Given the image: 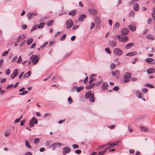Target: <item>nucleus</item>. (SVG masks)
<instances>
[{
    "label": "nucleus",
    "mask_w": 155,
    "mask_h": 155,
    "mask_svg": "<svg viewBox=\"0 0 155 155\" xmlns=\"http://www.w3.org/2000/svg\"><path fill=\"white\" fill-rule=\"evenodd\" d=\"M85 97L86 98H89V100L91 102H94L95 101L94 93L92 94L91 91L86 92L85 95Z\"/></svg>",
    "instance_id": "nucleus-1"
},
{
    "label": "nucleus",
    "mask_w": 155,
    "mask_h": 155,
    "mask_svg": "<svg viewBox=\"0 0 155 155\" xmlns=\"http://www.w3.org/2000/svg\"><path fill=\"white\" fill-rule=\"evenodd\" d=\"M46 143L48 145L51 144V147H52V149L54 150H55V149H56L58 147H59L61 145V144L59 143H55L51 144V143H51V142L48 141Z\"/></svg>",
    "instance_id": "nucleus-2"
},
{
    "label": "nucleus",
    "mask_w": 155,
    "mask_h": 155,
    "mask_svg": "<svg viewBox=\"0 0 155 155\" xmlns=\"http://www.w3.org/2000/svg\"><path fill=\"white\" fill-rule=\"evenodd\" d=\"M131 74L130 73L126 72L124 74V82L125 83L129 81L131 78Z\"/></svg>",
    "instance_id": "nucleus-3"
},
{
    "label": "nucleus",
    "mask_w": 155,
    "mask_h": 155,
    "mask_svg": "<svg viewBox=\"0 0 155 155\" xmlns=\"http://www.w3.org/2000/svg\"><path fill=\"white\" fill-rule=\"evenodd\" d=\"M38 59L39 58H38L37 55H32L30 58V60L34 64H35L38 62Z\"/></svg>",
    "instance_id": "nucleus-4"
},
{
    "label": "nucleus",
    "mask_w": 155,
    "mask_h": 155,
    "mask_svg": "<svg viewBox=\"0 0 155 155\" xmlns=\"http://www.w3.org/2000/svg\"><path fill=\"white\" fill-rule=\"evenodd\" d=\"M135 94L137 96V97L139 98H141L143 100L145 101V99L143 98L144 96L143 94L141 93L140 91L138 90H136L135 91Z\"/></svg>",
    "instance_id": "nucleus-5"
},
{
    "label": "nucleus",
    "mask_w": 155,
    "mask_h": 155,
    "mask_svg": "<svg viewBox=\"0 0 155 155\" xmlns=\"http://www.w3.org/2000/svg\"><path fill=\"white\" fill-rule=\"evenodd\" d=\"M114 53L116 55L120 56L122 54L123 52L120 49L117 48L114 50Z\"/></svg>",
    "instance_id": "nucleus-6"
},
{
    "label": "nucleus",
    "mask_w": 155,
    "mask_h": 155,
    "mask_svg": "<svg viewBox=\"0 0 155 155\" xmlns=\"http://www.w3.org/2000/svg\"><path fill=\"white\" fill-rule=\"evenodd\" d=\"M38 120L36 119L35 117H33L32 119L30 120L29 123L30 127H33L35 124H38Z\"/></svg>",
    "instance_id": "nucleus-7"
},
{
    "label": "nucleus",
    "mask_w": 155,
    "mask_h": 155,
    "mask_svg": "<svg viewBox=\"0 0 155 155\" xmlns=\"http://www.w3.org/2000/svg\"><path fill=\"white\" fill-rule=\"evenodd\" d=\"M66 28L67 29L71 28L73 25V22L71 19L67 20L66 22Z\"/></svg>",
    "instance_id": "nucleus-8"
},
{
    "label": "nucleus",
    "mask_w": 155,
    "mask_h": 155,
    "mask_svg": "<svg viewBox=\"0 0 155 155\" xmlns=\"http://www.w3.org/2000/svg\"><path fill=\"white\" fill-rule=\"evenodd\" d=\"M71 151V149L69 147H65L63 149V154L65 155L66 154L69 153Z\"/></svg>",
    "instance_id": "nucleus-9"
},
{
    "label": "nucleus",
    "mask_w": 155,
    "mask_h": 155,
    "mask_svg": "<svg viewBox=\"0 0 155 155\" xmlns=\"http://www.w3.org/2000/svg\"><path fill=\"white\" fill-rule=\"evenodd\" d=\"M129 31L128 28H124L121 30V34L122 35H126L128 34Z\"/></svg>",
    "instance_id": "nucleus-10"
},
{
    "label": "nucleus",
    "mask_w": 155,
    "mask_h": 155,
    "mask_svg": "<svg viewBox=\"0 0 155 155\" xmlns=\"http://www.w3.org/2000/svg\"><path fill=\"white\" fill-rule=\"evenodd\" d=\"M112 75L116 78H118L120 76L119 71L118 70H116L115 71H112L111 72Z\"/></svg>",
    "instance_id": "nucleus-11"
},
{
    "label": "nucleus",
    "mask_w": 155,
    "mask_h": 155,
    "mask_svg": "<svg viewBox=\"0 0 155 155\" xmlns=\"http://www.w3.org/2000/svg\"><path fill=\"white\" fill-rule=\"evenodd\" d=\"M84 88L83 86H81L78 87H77V86H74L72 89V91L73 90H75L77 89V92H79L81 91Z\"/></svg>",
    "instance_id": "nucleus-12"
},
{
    "label": "nucleus",
    "mask_w": 155,
    "mask_h": 155,
    "mask_svg": "<svg viewBox=\"0 0 155 155\" xmlns=\"http://www.w3.org/2000/svg\"><path fill=\"white\" fill-rule=\"evenodd\" d=\"M140 130L141 131L149 132L148 128L146 127L140 126Z\"/></svg>",
    "instance_id": "nucleus-13"
},
{
    "label": "nucleus",
    "mask_w": 155,
    "mask_h": 155,
    "mask_svg": "<svg viewBox=\"0 0 155 155\" xmlns=\"http://www.w3.org/2000/svg\"><path fill=\"white\" fill-rule=\"evenodd\" d=\"M86 14H82L78 18L79 21L80 22L82 21L86 17Z\"/></svg>",
    "instance_id": "nucleus-14"
},
{
    "label": "nucleus",
    "mask_w": 155,
    "mask_h": 155,
    "mask_svg": "<svg viewBox=\"0 0 155 155\" xmlns=\"http://www.w3.org/2000/svg\"><path fill=\"white\" fill-rule=\"evenodd\" d=\"M18 74L17 70L15 69L14 70L12 74L11 75V77L13 79Z\"/></svg>",
    "instance_id": "nucleus-15"
},
{
    "label": "nucleus",
    "mask_w": 155,
    "mask_h": 155,
    "mask_svg": "<svg viewBox=\"0 0 155 155\" xmlns=\"http://www.w3.org/2000/svg\"><path fill=\"white\" fill-rule=\"evenodd\" d=\"M110 45L112 47H114L116 46V42L114 40L110 41H109Z\"/></svg>",
    "instance_id": "nucleus-16"
},
{
    "label": "nucleus",
    "mask_w": 155,
    "mask_h": 155,
    "mask_svg": "<svg viewBox=\"0 0 155 155\" xmlns=\"http://www.w3.org/2000/svg\"><path fill=\"white\" fill-rule=\"evenodd\" d=\"M153 59L151 58H148L145 59V61L146 62L150 64H153Z\"/></svg>",
    "instance_id": "nucleus-17"
},
{
    "label": "nucleus",
    "mask_w": 155,
    "mask_h": 155,
    "mask_svg": "<svg viewBox=\"0 0 155 155\" xmlns=\"http://www.w3.org/2000/svg\"><path fill=\"white\" fill-rule=\"evenodd\" d=\"M137 54V53L136 52L134 51L133 52H130L127 53L126 54V56H127L130 57L136 55Z\"/></svg>",
    "instance_id": "nucleus-18"
},
{
    "label": "nucleus",
    "mask_w": 155,
    "mask_h": 155,
    "mask_svg": "<svg viewBox=\"0 0 155 155\" xmlns=\"http://www.w3.org/2000/svg\"><path fill=\"white\" fill-rule=\"evenodd\" d=\"M133 7L134 10L135 11H137L139 9V5L137 3L134 4Z\"/></svg>",
    "instance_id": "nucleus-19"
},
{
    "label": "nucleus",
    "mask_w": 155,
    "mask_h": 155,
    "mask_svg": "<svg viewBox=\"0 0 155 155\" xmlns=\"http://www.w3.org/2000/svg\"><path fill=\"white\" fill-rule=\"evenodd\" d=\"M134 44L133 43H130L127 45H126L125 46V48L126 49H129L130 48L133 47L134 46Z\"/></svg>",
    "instance_id": "nucleus-20"
},
{
    "label": "nucleus",
    "mask_w": 155,
    "mask_h": 155,
    "mask_svg": "<svg viewBox=\"0 0 155 155\" xmlns=\"http://www.w3.org/2000/svg\"><path fill=\"white\" fill-rule=\"evenodd\" d=\"M90 84L88 85H87L86 87V89H92L95 86V84L93 83L92 84L90 83Z\"/></svg>",
    "instance_id": "nucleus-21"
},
{
    "label": "nucleus",
    "mask_w": 155,
    "mask_h": 155,
    "mask_svg": "<svg viewBox=\"0 0 155 155\" xmlns=\"http://www.w3.org/2000/svg\"><path fill=\"white\" fill-rule=\"evenodd\" d=\"M147 71L148 74H151L155 72V70L153 68H150L147 70Z\"/></svg>",
    "instance_id": "nucleus-22"
},
{
    "label": "nucleus",
    "mask_w": 155,
    "mask_h": 155,
    "mask_svg": "<svg viewBox=\"0 0 155 155\" xmlns=\"http://www.w3.org/2000/svg\"><path fill=\"white\" fill-rule=\"evenodd\" d=\"M129 38L127 36L123 37L120 38V40L119 41L121 42H125L128 41Z\"/></svg>",
    "instance_id": "nucleus-23"
},
{
    "label": "nucleus",
    "mask_w": 155,
    "mask_h": 155,
    "mask_svg": "<svg viewBox=\"0 0 155 155\" xmlns=\"http://www.w3.org/2000/svg\"><path fill=\"white\" fill-rule=\"evenodd\" d=\"M76 10H73L71 11L70 12L68 13V15H71L72 16H73L76 15Z\"/></svg>",
    "instance_id": "nucleus-24"
},
{
    "label": "nucleus",
    "mask_w": 155,
    "mask_h": 155,
    "mask_svg": "<svg viewBox=\"0 0 155 155\" xmlns=\"http://www.w3.org/2000/svg\"><path fill=\"white\" fill-rule=\"evenodd\" d=\"M89 13L91 15H95L97 13L96 11L94 9H90L88 11Z\"/></svg>",
    "instance_id": "nucleus-25"
},
{
    "label": "nucleus",
    "mask_w": 155,
    "mask_h": 155,
    "mask_svg": "<svg viewBox=\"0 0 155 155\" xmlns=\"http://www.w3.org/2000/svg\"><path fill=\"white\" fill-rule=\"evenodd\" d=\"M129 28L132 31H134L136 30V27L135 26L133 25H129L128 26Z\"/></svg>",
    "instance_id": "nucleus-26"
},
{
    "label": "nucleus",
    "mask_w": 155,
    "mask_h": 155,
    "mask_svg": "<svg viewBox=\"0 0 155 155\" xmlns=\"http://www.w3.org/2000/svg\"><path fill=\"white\" fill-rule=\"evenodd\" d=\"M108 85L107 83H104L102 85V88L104 90L107 89Z\"/></svg>",
    "instance_id": "nucleus-27"
},
{
    "label": "nucleus",
    "mask_w": 155,
    "mask_h": 155,
    "mask_svg": "<svg viewBox=\"0 0 155 155\" xmlns=\"http://www.w3.org/2000/svg\"><path fill=\"white\" fill-rule=\"evenodd\" d=\"M25 38V36L24 35H20V36L18 37L17 38V42H19L20 41L23 40L24 38Z\"/></svg>",
    "instance_id": "nucleus-28"
},
{
    "label": "nucleus",
    "mask_w": 155,
    "mask_h": 155,
    "mask_svg": "<svg viewBox=\"0 0 155 155\" xmlns=\"http://www.w3.org/2000/svg\"><path fill=\"white\" fill-rule=\"evenodd\" d=\"M31 72L30 71H29L27 73H25L23 76L24 78H28L31 75Z\"/></svg>",
    "instance_id": "nucleus-29"
},
{
    "label": "nucleus",
    "mask_w": 155,
    "mask_h": 155,
    "mask_svg": "<svg viewBox=\"0 0 155 155\" xmlns=\"http://www.w3.org/2000/svg\"><path fill=\"white\" fill-rule=\"evenodd\" d=\"M26 146L28 148L31 149V146L30 145L29 143L28 140H26L25 142Z\"/></svg>",
    "instance_id": "nucleus-30"
},
{
    "label": "nucleus",
    "mask_w": 155,
    "mask_h": 155,
    "mask_svg": "<svg viewBox=\"0 0 155 155\" xmlns=\"http://www.w3.org/2000/svg\"><path fill=\"white\" fill-rule=\"evenodd\" d=\"M32 41L33 38H30L27 40L26 43L28 45H30L32 42Z\"/></svg>",
    "instance_id": "nucleus-31"
},
{
    "label": "nucleus",
    "mask_w": 155,
    "mask_h": 155,
    "mask_svg": "<svg viewBox=\"0 0 155 155\" xmlns=\"http://www.w3.org/2000/svg\"><path fill=\"white\" fill-rule=\"evenodd\" d=\"M54 22V20H52L51 21H49L47 23V25L48 27H50L51 26Z\"/></svg>",
    "instance_id": "nucleus-32"
},
{
    "label": "nucleus",
    "mask_w": 155,
    "mask_h": 155,
    "mask_svg": "<svg viewBox=\"0 0 155 155\" xmlns=\"http://www.w3.org/2000/svg\"><path fill=\"white\" fill-rule=\"evenodd\" d=\"M146 38L147 39H151V40H153L154 39L153 36L150 34L147 35L146 36Z\"/></svg>",
    "instance_id": "nucleus-33"
},
{
    "label": "nucleus",
    "mask_w": 155,
    "mask_h": 155,
    "mask_svg": "<svg viewBox=\"0 0 155 155\" xmlns=\"http://www.w3.org/2000/svg\"><path fill=\"white\" fill-rule=\"evenodd\" d=\"M33 13L30 12L27 15L28 18L29 19H31V18L33 17Z\"/></svg>",
    "instance_id": "nucleus-34"
},
{
    "label": "nucleus",
    "mask_w": 155,
    "mask_h": 155,
    "mask_svg": "<svg viewBox=\"0 0 155 155\" xmlns=\"http://www.w3.org/2000/svg\"><path fill=\"white\" fill-rule=\"evenodd\" d=\"M37 28H39V25H37L33 26L31 30V31H33L36 30Z\"/></svg>",
    "instance_id": "nucleus-35"
},
{
    "label": "nucleus",
    "mask_w": 155,
    "mask_h": 155,
    "mask_svg": "<svg viewBox=\"0 0 155 155\" xmlns=\"http://www.w3.org/2000/svg\"><path fill=\"white\" fill-rule=\"evenodd\" d=\"M118 143H119V142H118V141L115 142L114 143H111V144H110V146L111 147V148H113L115 145H118Z\"/></svg>",
    "instance_id": "nucleus-36"
},
{
    "label": "nucleus",
    "mask_w": 155,
    "mask_h": 155,
    "mask_svg": "<svg viewBox=\"0 0 155 155\" xmlns=\"http://www.w3.org/2000/svg\"><path fill=\"white\" fill-rule=\"evenodd\" d=\"M152 15L154 20H155V7L153 9V12L152 13Z\"/></svg>",
    "instance_id": "nucleus-37"
},
{
    "label": "nucleus",
    "mask_w": 155,
    "mask_h": 155,
    "mask_svg": "<svg viewBox=\"0 0 155 155\" xmlns=\"http://www.w3.org/2000/svg\"><path fill=\"white\" fill-rule=\"evenodd\" d=\"M46 24L45 22H42L39 23V28H42Z\"/></svg>",
    "instance_id": "nucleus-38"
},
{
    "label": "nucleus",
    "mask_w": 155,
    "mask_h": 155,
    "mask_svg": "<svg viewBox=\"0 0 155 155\" xmlns=\"http://www.w3.org/2000/svg\"><path fill=\"white\" fill-rule=\"evenodd\" d=\"M145 86L150 88H153L154 87V86L148 83L146 84Z\"/></svg>",
    "instance_id": "nucleus-39"
},
{
    "label": "nucleus",
    "mask_w": 155,
    "mask_h": 155,
    "mask_svg": "<svg viewBox=\"0 0 155 155\" xmlns=\"http://www.w3.org/2000/svg\"><path fill=\"white\" fill-rule=\"evenodd\" d=\"M116 65L114 63H112L110 66V68L111 70L114 69L116 67Z\"/></svg>",
    "instance_id": "nucleus-40"
},
{
    "label": "nucleus",
    "mask_w": 155,
    "mask_h": 155,
    "mask_svg": "<svg viewBox=\"0 0 155 155\" xmlns=\"http://www.w3.org/2000/svg\"><path fill=\"white\" fill-rule=\"evenodd\" d=\"M28 91L27 90H25L24 91L22 92L21 93L19 94V95H23L25 94H26L28 93Z\"/></svg>",
    "instance_id": "nucleus-41"
},
{
    "label": "nucleus",
    "mask_w": 155,
    "mask_h": 155,
    "mask_svg": "<svg viewBox=\"0 0 155 155\" xmlns=\"http://www.w3.org/2000/svg\"><path fill=\"white\" fill-rule=\"evenodd\" d=\"M134 11H131L129 13V15L130 16L133 17L134 16Z\"/></svg>",
    "instance_id": "nucleus-42"
},
{
    "label": "nucleus",
    "mask_w": 155,
    "mask_h": 155,
    "mask_svg": "<svg viewBox=\"0 0 155 155\" xmlns=\"http://www.w3.org/2000/svg\"><path fill=\"white\" fill-rule=\"evenodd\" d=\"M73 100L71 97H68V101L69 104H71L73 102Z\"/></svg>",
    "instance_id": "nucleus-43"
},
{
    "label": "nucleus",
    "mask_w": 155,
    "mask_h": 155,
    "mask_svg": "<svg viewBox=\"0 0 155 155\" xmlns=\"http://www.w3.org/2000/svg\"><path fill=\"white\" fill-rule=\"evenodd\" d=\"M9 50V49L8 51H5L3 53H2V56H5L7 55V54L8 53V51Z\"/></svg>",
    "instance_id": "nucleus-44"
},
{
    "label": "nucleus",
    "mask_w": 155,
    "mask_h": 155,
    "mask_svg": "<svg viewBox=\"0 0 155 155\" xmlns=\"http://www.w3.org/2000/svg\"><path fill=\"white\" fill-rule=\"evenodd\" d=\"M105 50L107 53L110 54L111 53V51L110 50V48H106Z\"/></svg>",
    "instance_id": "nucleus-45"
},
{
    "label": "nucleus",
    "mask_w": 155,
    "mask_h": 155,
    "mask_svg": "<svg viewBox=\"0 0 155 155\" xmlns=\"http://www.w3.org/2000/svg\"><path fill=\"white\" fill-rule=\"evenodd\" d=\"M105 147L106 145L104 144L102 146H100L97 147V150H98Z\"/></svg>",
    "instance_id": "nucleus-46"
},
{
    "label": "nucleus",
    "mask_w": 155,
    "mask_h": 155,
    "mask_svg": "<svg viewBox=\"0 0 155 155\" xmlns=\"http://www.w3.org/2000/svg\"><path fill=\"white\" fill-rule=\"evenodd\" d=\"M66 34H64L63 35V36L60 38V40L61 41H63L66 38Z\"/></svg>",
    "instance_id": "nucleus-47"
},
{
    "label": "nucleus",
    "mask_w": 155,
    "mask_h": 155,
    "mask_svg": "<svg viewBox=\"0 0 155 155\" xmlns=\"http://www.w3.org/2000/svg\"><path fill=\"white\" fill-rule=\"evenodd\" d=\"M22 61L21 57V56H19L18 57V59L17 61V63H18L21 62Z\"/></svg>",
    "instance_id": "nucleus-48"
},
{
    "label": "nucleus",
    "mask_w": 155,
    "mask_h": 155,
    "mask_svg": "<svg viewBox=\"0 0 155 155\" xmlns=\"http://www.w3.org/2000/svg\"><path fill=\"white\" fill-rule=\"evenodd\" d=\"M95 25V24L94 23L92 22L91 24V26L90 28V29H91L93 28L94 27Z\"/></svg>",
    "instance_id": "nucleus-49"
},
{
    "label": "nucleus",
    "mask_w": 155,
    "mask_h": 155,
    "mask_svg": "<svg viewBox=\"0 0 155 155\" xmlns=\"http://www.w3.org/2000/svg\"><path fill=\"white\" fill-rule=\"evenodd\" d=\"M39 142V138H36L35 139L34 141V143L35 144H36L37 143Z\"/></svg>",
    "instance_id": "nucleus-50"
},
{
    "label": "nucleus",
    "mask_w": 155,
    "mask_h": 155,
    "mask_svg": "<svg viewBox=\"0 0 155 155\" xmlns=\"http://www.w3.org/2000/svg\"><path fill=\"white\" fill-rule=\"evenodd\" d=\"M72 147L74 149H77L78 148L79 146L77 144H74L72 145Z\"/></svg>",
    "instance_id": "nucleus-51"
},
{
    "label": "nucleus",
    "mask_w": 155,
    "mask_h": 155,
    "mask_svg": "<svg viewBox=\"0 0 155 155\" xmlns=\"http://www.w3.org/2000/svg\"><path fill=\"white\" fill-rule=\"evenodd\" d=\"M141 91L143 93H146L147 92V90L146 88H143L141 90Z\"/></svg>",
    "instance_id": "nucleus-52"
},
{
    "label": "nucleus",
    "mask_w": 155,
    "mask_h": 155,
    "mask_svg": "<svg viewBox=\"0 0 155 155\" xmlns=\"http://www.w3.org/2000/svg\"><path fill=\"white\" fill-rule=\"evenodd\" d=\"M81 152V150H76L75 151V153L77 154H80Z\"/></svg>",
    "instance_id": "nucleus-53"
},
{
    "label": "nucleus",
    "mask_w": 155,
    "mask_h": 155,
    "mask_svg": "<svg viewBox=\"0 0 155 155\" xmlns=\"http://www.w3.org/2000/svg\"><path fill=\"white\" fill-rule=\"evenodd\" d=\"M10 71L9 69L5 71V74L7 75H8L10 74Z\"/></svg>",
    "instance_id": "nucleus-54"
},
{
    "label": "nucleus",
    "mask_w": 155,
    "mask_h": 155,
    "mask_svg": "<svg viewBox=\"0 0 155 155\" xmlns=\"http://www.w3.org/2000/svg\"><path fill=\"white\" fill-rule=\"evenodd\" d=\"M102 82V81L101 80L99 81L98 82H97V83H96V84H95V85L96 86H99L100 84Z\"/></svg>",
    "instance_id": "nucleus-55"
},
{
    "label": "nucleus",
    "mask_w": 155,
    "mask_h": 155,
    "mask_svg": "<svg viewBox=\"0 0 155 155\" xmlns=\"http://www.w3.org/2000/svg\"><path fill=\"white\" fill-rule=\"evenodd\" d=\"M119 24L118 22H117L115 23V25L114 27V28H115L117 27H118L119 26Z\"/></svg>",
    "instance_id": "nucleus-56"
},
{
    "label": "nucleus",
    "mask_w": 155,
    "mask_h": 155,
    "mask_svg": "<svg viewBox=\"0 0 155 155\" xmlns=\"http://www.w3.org/2000/svg\"><path fill=\"white\" fill-rule=\"evenodd\" d=\"M79 27V25H74L72 29L73 30H75L77 28Z\"/></svg>",
    "instance_id": "nucleus-57"
},
{
    "label": "nucleus",
    "mask_w": 155,
    "mask_h": 155,
    "mask_svg": "<svg viewBox=\"0 0 155 155\" xmlns=\"http://www.w3.org/2000/svg\"><path fill=\"white\" fill-rule=\"evenodd\" d=\"M113 90L115 91H118L119 90V87L118 86L115 87Z\"/></svg>",
    "instance_id": "nucleus-58"
},
{
    "label": "nucleus",
    "mask_w": 155,
    "mask_h": 155,
    "mask_svg": "<svg viewBox=\"0 0 155 155\" xmlns=\"http://www.w3.org/2000/svg\"><path fill=\"white\" fill-rule=\"evenodd\" d=\"M5 136L6 137H7L10 135V132L9 131L5 132Z\"/></svg>",
    "instance_id": "nucleus-59"
},
{
    "label": "nucleus",
    "mask_w": 155,
    "mask_h": 155,
    "mask_svg": "<svg viewBox=\"0 0 155 155\" xmlns=\"http://www.w3.org/2000/svg\"><path fill=\"white\" fill-rule=\"evenodd\" d=\"M138 0H131L130 2L131 4H133L136 2L138 1Z\"/></svg>",
    "instance_id": "nucleus-60"
},
{
    "label": "nucleus",
    "mask_w": 155,
    "mask_h": 155,
    "mask_svg": "<svg viewBox=\"0 0 155 155\" xmlns=\"http://www.w3.org/2000/svg\"><path fill=\"white\" fill-rule=\"evenodd\" d=\"M27 28V26L25 25H23L22 27V28L23 29H26Z\"/></svg>",
    "instance_id": "nucleus-61"
},
{
    "label": "nucleus",
    "mask_w": 155,
    "mask_h": 155,
    "mask_svg": "<svg viewBox=\"0 0 155 155\" xmlns=\"http://www.w3.org/2000/svg\"><path fill=\"white\" fill-rule=\"evenodd\" d=\"M130 79L132 81H136L137 80V78H132Z\"/></svg>",
    "instance_id": "nucleus-62"
},
{
    "label": "nucleus",
    "mask_w": 155,
    "mask_h": 155,
    "mask_svg": "<svg viewBox=\"0 0 155 155\" xmlns=\"http://www.w3.org/2000/svg\"><path fill=\"white\" fill-rule=\"evenodd\" d=\"M17 57L16 56L14 57L12 59V62H15L17 60Z\"/></svg>",
    "instance_id": "nucleus-63"
},
{
    "label": "nucleus",
    "mask_w": 155,
    "mask_h": 155,
    "mask_svg": "<svg viewBox=\"0 0 155 155\" xmlns=\"http://www.w3.org/2000/svg\"><path fill=\"white\" fill-rule=\"evenodd\" d=\"M25 155H32V154L30 152H28L25 153Z\"/></svg>",
    "instance_id": "nucleus-64"
}]
</instances>
